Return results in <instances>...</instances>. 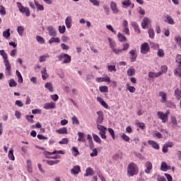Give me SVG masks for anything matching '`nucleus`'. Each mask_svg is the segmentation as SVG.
Returning <instances> with one entry per match:
<instances>
[{"instance_id": "1", "label": "nucleus", "mask_w": 181, "mask_h": 181, "mask_svg": "<svg viewBox=\"0 0 181 181\" xmlns=\"http://www.w3.org/2000/svg\"><path fill=\"white\" fill-rule=\"evenodd\" d=\"M138 173H139V169H138L136 164L134 162L130 163L127 167V175L131 177L138 175Z\"/></svg>"}, {"instance_id": "2", "label": "nucleus", "mask_w": 181, "mask_h": 181, "mask_svg": "<svg viewBox=\"0 0 181 181\" xmlns=\"http://www.w3.org/2000/svg\"><path fill=\"white\" fill-rule=\"evenodd\" d=\"M170 114V111L166 110V112L164 113L162 111H158L157 112V117L158 119H160L163 124H166L168 121H169V115Z\"/></svg>"}, {"instance_id": "3", "label": "nucleus", "mask_w": 181, "mask_h": 181, "mask_svg": "<svg viewBox=\"0 0 181 181\" xmlns=\"http://www.w3.org/2000/svg\"><path fill=\"white\" fill-rule=\"evenodd\" d=\"M58 59L60 62L64 59L62 64H67L71 62V57L67 54L62 53L58 56Z\"/></svg>"}, {"instance_id": "4", "label": "nucleus", "mask_w": 181, "mask_h": 181, "mask_svg": "<svg viewBox=\"0 0 181 181\" xmlns=\"http://www.w3.org/2000/svg\"><path fill=\"white\" fill-rule=\"evenodd\" d=\"M17 5L20 12H21L22 13H25V16H30V11L29 10V8L24 7L23 6H22V4L21 2H18Z\"/></svg>"}, {"instance_id": "5", "label": "nucleus", "mask_w": 181, "mask_h": 181, "mask_svg": "<svg viewBox=\"0 0 181 181\" xmlns=\"http://www.w3.org/2000/svg\"><path fill=\"white\" fill-rule=\"evenodd\" d=\"M149 50H151V47L149 46V44H148V42H144L141 44L140 47V52L141 54H146V53H148Z\"/></svg>"}, {"instance_id": "6", "label": "nucleus", "mask_w": 181, "mask_h": 181, "mask_svg": "<svg viewBox=\"0 0 181 181\" xmlns=\"http://www.w3.org/2000/svg\"><path fill=\"white\" fill-rule=\"evenodd\" d=\"M43 154L45 156V158L50 159V156L56 155V154L64 155V152L62 150H60V151L55 150L52 153H50L49 151H44Z\"/></svg>"}, {"instance_id": "7", "label": "nucleus", "mask_w": 181, "mask_h": 181, "mask_svg": "<svg viewBox=\"0 0 181 181\" xmlns=\"http://www.w3.org/2000/svg\"><path fill=\"white\" fill-rule=\"evenodd\" d=\"M6 69H5V74L6 76H11L12 74V68L11 67V63L8 61H5L4 62Z\"/></svg>"}, {"instance_id": "8", "label": "nucleus", "mask_w": 181, "mask_h": 181, "mask_svg": "<svg viewBox=\"0 0 181 181\" xmlns=\"http://www.w3.org/2000/svg\"><path fill=\"white\" fill-rule=\"evenodd\" d=\"M129 54H130V62L131 63H134L136 62V57L138 55L136 54V49H132L129 51Z\"/></svg>"}, {"instance_id": "9", "label": "nucleus", "mask_w": 181, "mask_h": 181, "mask_svg": "<svg viewBox=\"0 0 181 181\" xmlns=\"http://www.w3.org/2000/svg\"><path fill=\"white\" fill-rule=\"evenodd\" d=\"M151 24V19L148 17H144L141 21L142 29H146L148 26Z\"/></svg>"}, {"instance_id": "10", "label": "nucleus", "mask_w": 181, "mask_h": 181, "mask_svg": "<svg viewBox=\"0 0 181 181\" xmlns=\"http://www.w3.org/2000/svg\"><path fill=\"white\" fill-rule=\"evenodd\" d=\"M98 118L96 120V124H103V121H104V113L103 111L97 112Z\"/></svg>"}, {"instance_id": "11", "label": "nucleus", "mask_w": 181, "mask_h": 181, "mask_svg": "<svg viewBox=\"0 0 181 181\" xmlns=\"http://www.w3.org/2000/svg\"><path fill=\"white\" fill-rule=\"evenodd\" d=\"M145 173H146L147 175H149V173H151V170H152V163H151L150 161H146L145 163Z\"/></svg>"}, {"instance_id": "12", "label": "nucleus", "mask_w": 181, "mask_h": 181, "mask_svg": "<svg viewBox=\"0 0 181 181\" xmlns=\"http://www.w3.org/2000/svg\"><path fill=\"white\" fill-rule=\"evenodd\" d=\"M96 81L97 83H103V81L105 83H110L111 82V79L110 78L109 76H106V77H100V78H96Z\"/></svg>"}, {"instance_id": "13", "label": "nucleus", "mask_w": 181, "mask_h": 181, "mask_svg": "<svg viewBox=\"0 0 181 181\" xmlns=\"http://www.w3.org/2000/svg\"><path fill=\"white\" fill-rule=\"evenodd\" d=\"M81 172V169L80 168V165H75L74 168L71 170V173L72 175H78Z\"/></svg>"}, {"instance_id": "14", "label": "nucleus", "mask_w": 181, "mask_h": 181, "mask_svg": "<svg viewBox=\"0 0 181 181\" xmlns=\"http://www.w3.org/2000/svg\"><path fill=\"white\" fill-rule=\"evenodd\" d=\"M56 103L52 102V103H47L44 104V108L45 110H52V108H55Z\"/></svg>"}, {"instance_id": "15", "label": "nucleus", "mask_w": 181, "mask_h": 181, "mask_svg": "<svg viewBox=\"0 0 181 181\" xmlns=\"http://www.w3.org/2000/svg\"><path fill=\"white\" fill-rule=\"evenodd\" d=\"M97 101L100 103L102 107H104V108H106V110H108V104H107V103L104 101V99H103L102 98L98 97Z\"/></svg>"}, {"instance_id": "16", "label": "nucleus", "mask_w": 181, "mask_h": 181, "mask_svg": "<svg viewBox=\"0 0 181 181\" xmlns=\"http://www.w3.org/2000/svg\"><path fill=\"white\" fill-rule=\"evenodd\" d=\"M162 74H163L162 71H160L158 73L150 71L148 72V77L150 78H155L156 77H159L160 76H162Z\"/></svg>"}, {"instance_id": "17", "label": "nucleus", "mask_w": 181, "mask_h": 181, "mask_svg": "<svg viewBox=\"0 0 181 181\" xmlns=\"http://www.w3.org/2000/svg\"><path fill=\"white\" fill-rule=\"evenodd\" d=\"M148 144L151 145L152 148H153V149H156V150L159 149V144L156 141L153 140H149L148 141Z\"/></svg>"}, {"instance_id": "18", "label": "nucleus", "mask_w": 181, "mask_h": 181, "mask_svg": "<svg viewBox=\"0 0 181 181\" xmlns=\"http://www.w3.org/2000/svg\"><path fill=\"white\" fill-rule=\"evenodd\" d=\"M78 142H86V136L83 132H78Z\"/></svg>"}, {"instance_id": "19", "label": "nucleus", "mask_w": 181, "mask_h": 181, "mask_svg": "<svg viewBox=\"0 0 181 181\" xmlns=\"http://www.w3.org/2000/svg\"><path fill=\"white\" fill-rule=\"evenodd\" d=\"M136 70L134 69V66H130V68L127 70V76L129 77H132V76H135Z\"/></svg>"}, {"instance_id": "20", "label": "nucleus", "mask_w": 181, "mask_h": 181, "mask_svg": "<svg viewBox=\"0 0 181 181\" xmlns=\"http://www.w3.org/2000/svg\"><path fill=\"white\" fill-rule=\"evenodd\" d=\"M110 8L114 13H118V8H117V4H115V2H111Z\"/></svg>"}, {"instance_id": "21", "label": "nucleus", "mask_w": 181, "mask_h": 181, "mask_svg": "<svg viewBox=\"0 0 181 181\" xmlns=\"http://www.w3.org/2000/svg\"><path fill=\"white\" fill-rule=\"evenodd\" d=\"M47 30H48V33L49 35V36H56V30H54V28H53L52 26H49L47 28Z\"/></svg>"}, {"instance_id": "22", "label": "nucleus", "mask_w": 181, "mask_h": 181, "mask_svg": "<svg viewBox=\"0 0 181 181\" xmlns=\"http://www.w3.org/2000/svg\"><path fill=\"white\" fill-rule=\"evenodd\" d=\"M94 175V170L91 168H88L86 170V174H84V176H93Z\"/></svg>"}, {"instance_id": "23", "label": "nucleus", "mask_w": 181, "mask_h": 181, "mask_svg": "<svg viewBox=\"0 0 181 181\" xmlns=\"http://www.w3.org/2000/svg\"><path fill=\"white\" fill-rule=\"evenodd\" d=\"M71 16H68L66 19H65V23L66 25V28L68 29H70V28H71Z\"/></svg>"}, {"instance_id": "24", "label": "nucleus", "mask_w": 181, "mask_h": 181, "mask_svg": "<svg viewBox=\"0 0 181 181\" xmlns=\"http://www.w3.org/2000/svg\"><path fill=\"white\" fill-rule=\"evenodd\" d=\"M0 54L1 56L3 57L4 59V62H8V54H6V52H5L4 49H1L0 50Z\"/></svg>"}, {"instance_id": "25", "label": "nucleus", "mask_w": 181, "mask_h": 181, "mask_svg": "<svg viewBox=\"0 0 181 181\" xmlns=\"http://www.w3.org/2000/svg\"><path fill=\"white\" fill-rule=\"evenodd\" d=\"M117 37H118L119 42H127V37H125V35H124L121 33H119L117 34Z\"/></svg>"}, {"instance_id": "26", "label": "nucleus", "mask_w": 181, "mask_h": 181, "mask_svg": "<svg viewBox=\"0 0 181 181\" xmlns=\"http://www.w3.org/2000/svg\"><path fill=\"white\" fill-rule=\"evenodd\" d=\"M45 87L47 90H49L50 93H53V84H52V83L47 82L45 83Z\"/></svg>"}, {"instance_id": "27", "label": "nucleus", "mask_w": 181, "mask_h": 181, "mask_svg": "<svg viewBox=\"0 0 181 181\" xmlns=\"http://www.w3.org/2000/svg\"><path fill=\"white\" fill-rule=\"evenodd\" d=\"M11 29H7V30L3 32V37L4 39H9L11 37Z\"/></svg>"}, {"instance_id": "28", "label": "nucleus", "mask_w": 181, "mask_h": 181, "mask_svg": "<svg viewBox=\"0 0 181 181\" xmlns=\"http://www.w3.org/2000/svg\"><path fill=\"white\" fill-rule=\"evenodd\" d=\"M46 163L47 165H49V166H53V165H57V163H60V160H45Z\"/></svg>"}, {"instance_id": "29", "label": "nucleus", "mask_w": 181, "mask_h": 181, "mask_svg": "<svg viewBox=\"0 0 181 181\" xmlns=\"http://www.w3.org/2000/svg\"><path fill=\"white\" fill-rule=\"evenodd\" d=\"M159 95L160 97H161V102L166 103V97H167L166 93L163 91H160L159 92Z\"/></svg>"}, {"instance_id": "30", "label": "nucleus", "mask_w": 181, "mask_h": 181, "mask_svg": "<svg viewBox=\"0 0 181 181\" xmlns=\"http://www.w3.org/2000/svg\"><path fill=\"white\" fill-rule=\"evenodd\" d=\"M49 45H52V43H60V38L59 37H51V39L48 41Z\"/></svg>"}, {"instance_id": "31", "label": "nucleus", "mask_w": 181, "mask_h": 181, "mask_svg": "<svg viewBox=\"0 0 181 181\" xmlns=\"http://www.w3.org/2000/svg\"><path fill=\"white\" fill-rule=\"evenodd\" d=\"M169 170V167L168 166V164L165 162H162L161 166H160V170H163V172H166V170Z\"/></svg>"}, {"instance_id": "32", "label": "nucleus", "mask_w": 181, "mask_h": 181, "mask_svg": "<svg viewBox=\"0 0 181 181\" xmlns=\"http://www.w3.org/2000/svg\"><path fill=\"white\" fill-rule=\"evenodd\" d=\"M16 74L18 78V83H20V84L23 83V78L22 77V74H21V72H19V71L16 70Z\"/></svg>"}, {"instance_id": "33", "label": "nucleus", "mask_w": 181, "mask_h": 181, "mask_svg": "<svg viewBox=\"0 0 181 181\" xmlns=\"http://www.w3.org/2000/svg\"><path fill=\"white\" fill-rule=\"evenodd\" d=\"M34 2L38 11H45V7L43 5L40 4L39 2H37L36 0H34Z\"/></svg>"}, {"instance_id": "34", "label": "nucleus", "mask_w": 181, "mask_h": 181, "mask_svg": "<svg viewBox=\"0 0 181 181\" xmlns=\"http://www.w3.org/2000/svg\"><path fill=\"white\" fill-rule=\"evenodd\" d=\"M122 5L123 6L124 8H128V6H131V0H124L122 2Z\"/></svg>"}, {"instance_id": "35", "label": "nucleus", "mask_w": 181, "mask_h": 181, "mask_svg": "<svg viewBox=\"0 0 181 181\" xmlns=\"http://www.w3.org/2000/svg\"><path fill=\"white\" fill-rule=\"evenodd\" d=\"M33 118H35V116L33 115L25 116V119H27V121L30 124H33V122H35Z\"/></svg>"}, {"instance_id": "36", "label": "nucleus", "mask_w": 181, "mask_h": 181, "mask_svg": "<svg viewBox=\"0 0 181 181\" xmlns=\"http://www.w3.org/2000/svg\"><path fill=\"white\" fill-rule=\"evenodd\" d=\"M175 95L177 100H180L181 99V90L180 89H175Z\"/></svg>"}, {"instance_id": "37", "label": "nucleus", "mask_w": 181, "mask_h": 181, "mask_svg": "<svg viewBox=\"0 0 181 181\" xmlns=\"http://www.w3.org/2000/svg\"><path fill=\"white\" fill-rule=\"evenodd\" d=\"M170 121L173 125V128H176V127H177V120L176 119V117L175 116L171 117Z\"/></svg>"}, {"instance_id": "38", "label": "nucleus", "mask_w": 181, "mask_h": 181, "mask_svg": "<svg viewBox=\"0 0 181 181\" xmlns=\"http://www.w3.org/2000/svg\"><path fill=\"white\" fill-rule=\"evenodd\" d=\"M57 134H59L60 135L67 134V128L62 127L58 130H57Z\"/></svg>"}, {"instance_id": "39", "label": "nucleus", "mask_w": 181, "mask_h": 181, "mask_svg": "<svg viewBox=\"0 0 181 181\" xmlns=\"http://www.w3.org/2000/svg\"><path fill=\"white\" fill-rule=\"evenodd\" d=\"M50 56L49 54L42 55L40 57L39 62L40 63H43V62H46V59H49Z\"/></svg>"}, {"instance_id": "40", "label": "nucleus", "mask_w": 181, "mask_h": 181, "mask_svg": "<svg viewBox=\"0 0 181 181\" xmlns=\"http://www.w3.org/2000/svg\"><path fill=\"white\" fill-rule=\"evenodd\" d=\"M132 26L135 30V32H136V33H141V30L139 29V25H138V23H134L132 24Z\"/></svg>"}, {"instance_id": "41", "label": "nucleus", "mask_w": 181, "mask_h": 181, "mask_svg": "<svg viewBox=\"0 0 181 181\" xmlns=\"http://www.w3.org/2000/svg\"><path fill=\"white\" fill-rule=\"evenodd\" d=\"M175 43H177V45H178V46H180V47L181 49V37H180V35H176L175 37Z\"/></svg>"}, {"instance_id": "42", "label": "nucleus", "mask_w": 181, "mask_h": 181, "mask_svg": "<svg viewBox=\"0 0 181 181\" xmlns=\"http://www.w3.org/2000/svg\"><path fill=\"white\" fill-rule=\"evenodd\" d=\"M42 80H46L49 77V74L46 71V68H44V71H41Z\"/></svg>"}, {"instance_id": "43", "label": "nucleus", "mask_w": 181, "mask_h": 181, "mask_svg": "<svg viewBox=\"0 0 181 181\" xmlns=\"http://www.w3.org/2000/svg\"><path fill=\"white\" fill-rule=\"evenodd\" d=\"M8 156L11 160H15V156H13V149L11 148L9 150Z\"/></svg>"}, {"instance_id": "44", "label": "nucleus", "mask_w": 181, "mask_h": 181, "mask_svg": "<svg viewBox=\"0 0 181 181\" xmlns=\"http://www.w3.org/2000/svg\"><path fill=\"white\" fill-rule=\"evenodd\" d=\"M9 87H16L18 86V83L15 81V79H11L8 81Z\"/></svg>"}, {"instance_id": "45", "label": "nucleus", "mask_w": 181, "mask_h": 181, "mask_svg": "<svg viewBox=\"0 0 181 181\" xmlns=\"http://www.w3.org/2000/svg\"><path fill=\"white\" fill-rule=\"evenodd\" d=\"M100 93H108V87L106 86H102L99 87Z\"/></svg>"}, {"instance_id": "46", "label": "nucleus", "mask_w": 181, "mask_h": 181, "mask_svg": "<svg viewBox=\"0 0 181 181\" xmlns=\"http://www.w3.org/2000/svg\"><path fill=\"white\" fill-rule=\"evenodd\" d=\"M25 31V28L23 26H18L17 28V32L20 36H22L23 35V32Z\"/></svg>"}, {"instance_id": "47", "label": "nucleus", "mask_w": 181, "mask_h": 181, "mask_svg": "<svg viewBox=\"0 0 181 181\" xmlns=\"http://www.w3.org/2000/svg\"><path fill=\"white\" fill-rule=\"evenodd\" d=\"M174 74L177 76V77H181V69L178 67L174 70Z\"/></svg>"}, {"instance_id": "48", "label": "nucleus", "mask_w": 181, "mask_h": 181, "mask_svg": "<svg viewBox=\"0 0 181 181\" xmlns=\"http://www.w3.org/2000/svg\"><path fill=\"white\" fill-rule=\"evenodd\" d=\"M138 12L140 15H141L140 16V18L142 19V18H144V15H145V9L142 8V7H139Z\"/></svg>"}, {"instance_id": "49", "label": "nucleus", "mask_w": 181, "mask_h": 181, "mask_svg": "<svg viewBox=\"0 0 181 181\" xmlns=\"http://www.w3.org/2000/svg\"><path fill=\"white\" fill-rule=\"evenodd\" d=\"M97 128L100 131V132H103V131H107V127L102 126L101 124H97Z\"/></svg>"}, {"instance_id": "50", "label": "nucleus", "mask_w": 181, "mask_h": 181, "mask_svg": "<svg viewBox=\"0 0 181 181\" xmlns=\"http://www.w3.org/2000/svg\"><path fill=\"white\" fill-rule=\"evenodd\" d=\"M121 138L125 141V142H129V136H127L124 133L121 134Z\"/></svg>"}, {"instance_id": "51", "label": "nucleus", "mask_w": 181, "mask_h": 181, "mask_svg": "<svg viewBox=\"0 0 181 181\" xmlns=\"http://www.w3.org/2000/svg\"><path fill=\"white\" fill-rule=\"evenodd\" d=\"M176 63L178 64V67H181V54H177L175 58Z\"/></svg>"}, {"instance_id": "52", "label": "nucleus", "mask_w": 181, "mask_h": 181, "mask_svg": "<svg viewBox=\"0 0 181 181\" xmlns=\"http://www.w3.org/2000/svg\"><path fill=\"white\" fill-rule=\"evenodd\" d=\"M93 139L95 142H97L98 144H100L101 143V139H100V137L98 136V135L93 134Z\"/></svg>"}, {"instance_id": "53", "label": "nucleus", "mask_w": 181, "mask_h": 181, "mask_svg": "<svg viewBox=\"0 0 181 181\" xmlns=\"http://www.w3.org/2000/svg\"><path fill=\"white\" fill-rule=\"evenodd\" d=\"M148 35H149V37H151V39H153L155 37V31L153 30V29L150 28L148 30Z\"/></svg>"}, {"instance_id": "54", "label": "nucleus", "mask_w": 181, "mask_h": 181, "mask_svg": "<svg viewBox=\"0 0 181 181\" xmlns=\"http://www.w3.org/2000/svg\"><path fill=\"white\" fill-rule=\"evenodd\" d=\"M167 22L170 25H175V21H173V18L170 16H167Z\"/></svg>"}, {"instance_id": "55", "label": "nucleus", "mask_w": 181, "mask_h": 181, "mask_svg": "<svg viewBox=\"0 0 181 181\" xmlns=\"http://www.w3.org/2000/svg\"><path fill=\"white\" fill-rule=\"evenodd\" d=\"M157 55L158 57H163L165 56V52H163V49H159L157 52Z\"/></svg>"}, {"instance_id": "56", "label": "nucleus", "mask_w": 181, "mask_h": 181, "mask_svg": "<svg viewBox=\"0 0 181 181\" xmlns=\"http://www.w3.org/2000/svg\"><path fill=\"white\" fill-rule=\"evenodd\" d=\"M71 120H72V124H76V125H79L80 121H78V119L77 118V117L74 116V117H72Z\"/></svg>"}, {"instance_id": "57", "label": "nucleus", "mask_w": 181, "mask_h": 181, "mask_svg": "<svg viewBox=\"0 0 181 181\" xmlns=\"http://www.w3.org/2000/svg\"><path fill=\"white\" fill-rule=\"evenodd\" d=\"M109 42H110V47L112 49V52L114 49H115V42H112L111 40V38H108Z\"/></svg>"}, {"instance_id": "58", "label": "nucleus", "mask_w": 181, "mask_h": 181, "mask_svg": "<svg viewBox=\"0 0 181 181\" xmlns=\"http://www.w3.org/2000/svg\"><path fill=\"white\" fill-rule=\"evenodd\" d=\"M108 132L110 134L112 139H115V132H114V129L111 128H108Z\"/></svg>"}, {"instance_id": "59", "label": "nucleus", "mask_w": 181, "mask_h": 181, "mask_svg": "<svg viewBox=\"0 0 181 181\" xmlns=\"http://www.w3.org/2000/svg\"><path fill=\"white\" fill-rule=\"evenodd\" d=\"M107 69L109 71H117V68H115V65H108Z\"/></svg>"}, {"instance_id": "60", "label": "nucleus", "mask_w": 181, "mask_h": 181, "mask_svg": "<svg viewBox=\"0 0 181 181\" xmlns=\"http://www.w3.org/2000/svg\"><path fill=\"white\" fill-rule=\"evenodd\" d=\"M0 13L1 15H6V11H5V7L4 6H0Z\"/></svg>"}, {"instance_id": "61", "label": "nucleus", "mask_w": 181, "mask_h": 181, "mask_svg": "<svg viewBox=\"0 0 181 181\" xmlns=\"http://www.w3.org/2000/svg\"><path fill=\"white\" fill-rule=\"evenodd\" d=\"M128 49H129V43L123 44V48L122 49V50L123 52H127V50H128Z\"/></svg>"}, {"instance_id": "62", "label": "nucleus", "mask_w": 181, "mask_h": 181, "mask_svg": "<svg viewBox=\"0 0 181 181\" xmlns=\"http://www.w3.org/2000/svg\"><path fill=\"white\" fill-rule=\"evenodd\" d=\"M36 39L37 42H39L41 44L45 43V39H43V37H42L41 36L37 35Z\"/></svg>"}, {"instance_id": "63", "label": "nucleus", "mask_w": 181, "mask_h": 181, "mask_svg": "<svg viewBox=\"0 0 181 181\" xmlns=\"http://www.w3.org/2000/svg\"><path fill=\"white\" fill-rule=\"evenodd\" d=\"M98 155V151H97V148H94L93 150V152L90 153L91 158H94V156H97Z\"/></svg>"}, {"instance_id": "64", "label": "nucleus", "mask_w": 181, "mask_h": 181, "mask_svg": "<svg viewBox=\"0 0 181 181\" xmlns=\"http://www.w3.org/2000/svg\"><path fill=\"white\" fill-rule=\"evenodd\" d=\"M105 131L103 132H100L99 134L100 135V137L102 138V139H107V136L105 135Z\"/></svg>"}]
</instances>
